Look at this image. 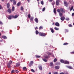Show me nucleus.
<instances>
[{
	"mask_svg": "<svg viewBox=\"0 0 74 74\" xmlns=\"http://www.w3.org/2000/svg\"><path fill=\"white\" fill-rule=\"evenodd\" d=\"M14 71H14V70H12L11 71V73H14Z\"/></svg>",
	"mask_w": 74,
	"mask_h": 74,
	"instance_id": "c03bdc74",
	"label": "nucleus"
},
{
	"mask_svg": "<svg viewBox=\"0 0 74 74\" xmlns=\"http://www.w3.org/2000/svg\"><path fill=\"white\" fill-rule=\"evenodd\" d=\"M55 25L56 26H59V24L58 22L56 23Z\"/></svg>",
	"mask_w": 74,
	"mask_h": 74,
	"instance_id": "f8f14e48",
	"label": "nucleus"
},
{
	"mask_svg": "<svg viewBox=\"0 0 74 74\" xmlns=\"http://www.w3.org/2000/svg\"><path fill=\"white\" fill-rule=\"evenodd\" d=\"M65 31L66 32H69V30L67 29H65Z\"/></svg>",
	"mask_w": 74,
	"mask_h": 74,
	"instance_id": "a18cd8bd",
	"label": "nucleus"
},
{
	"mask_svg": "<svg viewBox=\"0 0 74 74\" xmlns=\"http://www.w3.org/2000/svg\"><path fill=\"white\" fill-rule=\"evenodd\" d=\"M53 63L52 62H50V66H53Z\"/></svg>",
	"mask_w": 74,
	"mask_h": 74,
	"instance_id": "cd10ccee",
	"label": "nucleus"
},
{
	"mask_svg": "<svg viewBox=\"0 0 74 74\" xmlns=\"http://www.w3.org/2000/svg\"><path fill=\"white\" fill-rule=\"evenodd\" d=\"M19 65L20 64H19L17 63L16 64V66H19Z\"/></svg>",
	"mask_w": 74,
	"mask_h": 74,
	"instance_id": "c9c22d12",
	"label": "nucleus"
},
{
	"mask_svg": "<svg viewBox=\"0 0 74 74\" xmlns=\"http://www.w3.org/2000/svg\"><path fill=\"white\" fill-rule=\"evenodd\" d=\"M23 70H26V67H24L23 69Z\"/></svg>",
	"mask_w": 74,
	"mask_h": 74,
	"instance_id": "a19ab883",
	"label": "nucleus"
},
{
	"mask_svg": "<svg viewBox=\"0 0 74 74\" xmlns=\"http://www.w3.org/2000/svg\"><path fill=\"white\" fill-rule=\"evenodd\" d=\"M73 11H74V9H73Z\"/></svg>",
	"mask_w": 74,
	"mask_h": 74,
	"instance_id": "774afa93",
	"label": "nucleus"
},
{
	"mask_svg": "<svg viewBox=\"0 0 74 74\" xmlns=\"http://www.w3.org/2000/svg\"><path fill=\"white\" fill-rule=\"evenodd\" d=\"M54 29L56 30H59V28H57L56 27H55L54 28Z\"/></svg>",
	"mask_w": 74,
	"mask_h": 74,
	"instance_id": "a878e982",
	"label": "nucleus"
},
{
	"mask_svg": "<svg viewBox=\"0 0 74 74\" xmlns=\"http://www.w3.org/2000/svg\"><path fill=\"white\" fill-rule=\"evenodd\" d=\"M71 54H73V53H74V51L71 52Z\"/></svg>",
	"mask_w": 74,
	"mask_h": 74,
	"instance_id": "3c124183",
	"label": "nucleus"
},
{
	"mask_svg": "<svg viewBox=\"0 0 74 74\" xmlns=\"http://www.w3.org/2000/svg\"><path fill=\"white\" fill-rule=\"evenodd\" d=\"M57 61V59L55 58L53 60L54 62H56V61Z\"/></svg>",
	"mask_w": 74,
	"mask_h": 74,
	"instance_id": "f704fd0d",
	"label": "nucleus"
},
{
	"mask_svg": "<svg viewBox=\"0 0 74 74\" xmlns=\"http://www.w3.org/2000/svg\"><path fill=\"white\" fill-rule=\"evenodd\" d=\"M59 68H60L59 66H56L55 67V69H59Z\"/></svg>",
	"mask_w": 74,
	"mask_h": 74,
	"instance_id": "4468645a",
	"label": "nucleus"
},
{
	"mask_svg": "<svg viewBox=\"0 0 74 74\" xmlns=\"http://www.w3.org/2000/svg\"><path fill=\"white\" fill-rule=\"evenodd\" d=\"M2 33H3V31H2Z\"/></svg>",
	"mask_w": 74,
	"mask_h": 74,
	"instance_id": "338daca9",
	"label": "nucleus"
},
{
	"mask_svg": "<svg viewBox=\"0 0 74 74\" xmlns=\"http://www.w3.org/2000/svg\"><path fill=\"white\" fill-rule=\"evenodd\" d=\"M53 12L54 14H56V9L55 8L54 9Z\"/></svg>",
	"mask_w": 74,
	"mask_h": 74,
	"instance_id": "aec40b11",
	"label": "nucleus"
},
{
	"mask_svg": "<svg viewBox=\"0 0 74 74\" xmlns=\"http://www.w3.org/2000/svg\"><path fill=\"white\" fill-rule=\"evenodd\" d=\"M45 7H44V8L42 10V11H45Z\"/></svg>",
	"mask_w": 74,
	"mask_h": 74,
	"instance_id": "e433bc0d",
	"label": "nucleus"
},
{
	"mask_svg": "<svg viewBox=\"0 0 74 74\" xmlns=\"http://www.w3.org/2000/svg\"><path fill=\"white\" fill-rule=\"evenodd\" d=\"M2 7H1V5H0V10L1 9Z\"/></svg>",
	"mask_w": 74,
	"mask_h": 74,
	"instance_id": "603ef678",
	"label": "nucleus"
},
{
	"mask_svg": "<svg viewBox=\"0 0 74 74\" xmlns=\"http://www.w3.org/2000/svg\"><path fill=\"white\" fill-rule=\"evenodd\" d=\"M67 67L68 68H69V69H73V68L71 66H67Z\"/></svg>",
	"mask_w": 74,
	"mask_h": 74,
	"instance_id": "393cba45",
	"label": "nucleus"
},
{
	"mask_svg": "<svg viewBox=\"0 0 74 74\" xmlns=\"http://www.w3.org/2000/svg\"><path fill=\"white\" fill-rule=\"evenodd\" d=\"M21 11H23V7L21 6Z\"/></svg>",
	"mask_w": 74,
	"mask_h": 74,
	"instance_id": "7c9ffc66",
	"label": "nucleus"
},
{
	"mask_svg": "<svg viewBox=\"0 0 74 74\" xmlns=\"http://www.w3.org/2000/svg\"><path fill=\"white\" fill-rule=\"evenodd\" d=\"M36 33L37 34H37H38V31L37 30H36Z\"/></svg>",
	"mask_w": 74,
	"mask_h": 74,
	"instance_id": "473e14b6",
	"label": "nucleus"
},
{
	"mask_svg": "<svg viewBox=\"0 0 74 74\" xmlns=\"http://www.w3.org/2000/svg\"><path fill=\"white\" fill-rule=\"evenodd\" d=\"M33 64V61H31L30 63V66H31Z\"/></svg>",
	"mask_w": 74,
	"mask_h": 74,
	"instance_id": "412c9836",
	"label": "nucleus"
},
{
	"mask_svg": "<svg viewBox=\"0 0 74 74\" xmlns=\"http://www.w3.org/2000/svg\"><path fill=\"white\" fill-rule=\"evenodd\" d=\"M60 62L61 63H64V64H69V62L66 61H64L63 60H60Z\"/></svg>",
	"mask_w": 74,
	"mask_h": 74,
	"instance_id": "f257e3e1",
	"label": "nucleus"
},
{
	"mask_svg": "<svg viewBox=\"0 0 74 74\" xmlns=\"http://www.w3.org/2000/svg\"><path fill=\"white\" fill-rule=\"evenodd\" d=\"M66 21H69V18H66Z\"/></svg>",
	"mask_w": 74,
	"mask_h": 74,
	"instance_id": "37998d69",
	"label": "nucleus"
},
{
	"mask_svg": "<svg viewBox=\"0 0 74 74\" xmlns=\"http://www.w3.org/2000/svg\"><path fill=\"white\" fill-rule=\"evenodd\" d=\"M40 36H43L44 37H45L46 35L44 33H41V32H40L39 33Z\"/></svg>",
	"mask_w": 74,
	"mask_h": 74,
	"instance_id": "7ed1b4c3",
	"label": "nucleus"
},
{
	"mask_svg": "<svg viewBox=\"0 0 74 74\" xmlns=\"http://www.w3.org/2000/svg\"><path fill=\"white\" fill-rule=\"evenodd\" d=\"M64 4L65 5V6H66V7L68 6V5L69 4V3H67L66 1H64Z\"/></svg>",
	"mask_w": 74,
	"mask_h": 74,
	"instance_id": "39448f33",
	"label": "nucleus"
},
{
	"mask_svg": "<svg viewBox=\"0 0 74 74\" xmlns=\"http://www.w3.org/2000/svg\"><path fill=\"white\" fill-rule=\"evenodd\" d=\"M27 1H28V2H29L30 1V0H27Z\"/></svg>",
	"mask_w": 74,
	"mask_h": 74,
	"instance_id": "bf43d9fd",
	"label": "nucleus"
},
{
	"mask_svg": "<svg viewBox=\"0 0 74 74\" xmlns=\"http://www.w3.org/2000/svg\"><path fill=\"white\" fill-rule=\"evenodd\" d=\"M20 5H21V3L19 2H18L17 4V6H18V7H19Z\"/></svg>",
	"mask_w": 74,
	"mask_h": 74,
	"instance_id": "4be33fe9",
	"label": "nucleus"
},
{
	"mask_svg": "<svg viewBox=\"0 0 74 74\" xmlns=\"http://www.w3.org/2000/svg\"><path fill=\"white\" fill-rule=\"evenodd\" d=\"M8 11L9 13H11V9H8Z\"/></svg>",
	"mask_w": 74,
	"mask_h": 74,
	"instance_id": "ddd939ff",
	"label": "nucleus"
},
{
	"mask_svg": "<svg viewBox=\"0 0 74 74\" xmlns=\"http://www.w3.org/2000/svg\"><path fill=\"white\" fill-rule=\"evenodd\" d=\"M18 15H16L14 16H13V18H18Z\"/></svg>",
	"mask_w": 74,
	"mask_h": 74,
	"instance_id": "6ab92c4d",
	"label": "nucleus"
},
{
	"mask_svg": "<svg viewBox=\"0 0 74 74\" xmlns=\"http://www.w3.org/2000/svg\"><path fill=\"white\" fill-rule=\"evenodd\" d=\"M65 19V17H64V16L61 17L60 18L61 20V21H63Z\"/></svg>",
	"mask_w": 74,
	"mask_h": 74,
	"instance_id": "0eeeda50",
	"label": "nucleus"
},
{
	"mask_svg": "<svg viewBox=\"0 0 74 74\" xmlns=\"http://www.w3.org/2000/svg\"><path fill=\"white\" fill-rule=\"evenodd\" d=\"M48 74H51V72H50Z\"/></svg>",
	"mask_w": 74,
	"mask_h": 74,
	"instance_id": "052dcab7",
	"label": "nucleus"
},
{
	"mask_svg": "<svg viewBox=\"0 0 74 74\" xmlns=\"http://www.w3.org/2000/svg\"><path fill=\"white\" fill-rule=\"evenodd\" d=\"M42 60L45 62H47V60L45 59H42Z\"/></svg>",
	"mask_w": 74,
	"mask_h": 74,
	"instance_id": "c85d7f7f",
	"label": "nucleus"
},
{
	"mask_svg": "<svg viewBox=\"0 0 74 74\" xmlns=\"http://www.w3.org/2000/svg\"><path fill=\"white\" fill-rule=\"evenodd\" d=\"M67 44H68V43H64L63 45H67Z\"/></svg>",
	"mask_w": 74,
	"mask_h": 74,
	"instance_id": "79ce46f5",
	"label": "nucleus"
},
{
	"mask_svg": "<svg viewBox=\"0 0 74 74\" xmlns=\"http://www.w3.org/2000/svg\"><path fill=\"white\" fill-rule=\"evenodd\" d=\"M12 63V61H10L9 63L7 64V66L8 68H11V64Z\"/></svg>",
	"mask_w": 74,
	"mask_h": 74,
	"instance_id": "f03ea898",
	"label": "nucleus"
},
{
	"mask_svg": "<svg viewBox=\"0 0 74 74\" xmlns=\"http://www.w3.org/2000/svg\"><path fill=\"white\" fill-rule=\"evenodd\" d=\"M38 29V28L37 27H36V28L35 27V30H36V29Z\"/></svg>",
	"mask_w": 74,
	"mask_h": 74,
	"instance_id": "5fc2aeb1",
	"label": "nucleus"
},
{
	"mask_svg": "<svg viewBox=\"0 0 74 74\" xmlns=\"http://www.w3.org/2000/svg\"><path fill=\"white\" fill-rule=\"evenodd\" d=\"M72 16H74V13H73L72 14Z\"/></svg>",
	"mask_w": 74,
	"mask_h": 74,
	"instance_id": "6e6d98bb",
	"label": "nucleus"
},
{
	"mask_svg": "<svg viewBox=\"0 0 74 74\" xmlns=\"http://www.w3.org/2000/svg\"><path fill=\"white\" fill-rule=\"evenodd\" d=\"M50 29L51 32L52 33H54V30H53V29L52 28H50Z\"/></svg>",
	"mask_w": 74,
	"mask_h": 74,
	"instance_id": "9d476101",
	"label": "nucleus"
},
{
	"mask_svg": "<svg viewBox=\"0 0 74 74\" xmlns=\"http://www.w3.org/2000/svg\"><path fill=\"white\" fill-rule=\"evenodd\" d=\"M2 38L4 39H7V37L5 36H3Z\"/></svg>",
	"mask_w": 74,
	"mask_h": 74,
	"instance_id": "f3484780",
	"label": "nucleus"
},
{
	"mask_svg": "<svg viewBox=\"0 0 74 74\" xmlns=\"http://www.w3.org/2000/svg\"><path fill=\"white\" fill-rule=\"evenodd\" d=\"M30 20H31L30 22H31V21H33V20L34 19V17H30Z\"/></svg>",
	"mask_w": 74,
	"mask_h": 74,
	"instance_id": "6e6552de",
	"label": "nucleus"
},
{
	"mask_svg": "<svg viewBox=\"0 0 74 74\" xmlns=\"http://www.w3.org/2000/svg\"><path fill=\"white\" fill-rule=\"evenodd\" d=\"M39 29H42V26H40L39 27Z\"/></svg>",
	"mask_w": 74,
	"mask_h": 74,
	"instance_id": "49530a36",
	"label": "nucleus"
},
{
	"mask_svg": "<svg viewBox=\"0 0 74 74\" xmlns=\"http://www.w3.org/2000/svg\"><path fill=\"white\" fill-rule=\"evenodd\" d=\"M7 8H8L10 7V3H8L7 4Z\"/></svg>",
	"mask_w": 74,
	"mask_h": 74,
	"instance_id": "a211bd4d",
	"label": "nucleus"
},
{
	"mask_svg": "<svg viewBox=\"0 0 74 74\" xmlns=\"http://www.w3.org/2000/svg\"><path fill=\"white\" fill-rule=\"evenodd\" d=\"M1 1H4V0H1Z\"/></svg>",
	"mask_w": 74,
	"mask_h": 74,
	"instance_id": "680f3d73",
	"label": "nucleus"
},
{
	"mask_svg": "<svg viewBox=\"0 0 74 74\" xmlns=\"http://www.w3.org/2000/svg\"><path fill=\"white\" fill-rule=\"evenodd\" d=\"M59 14L60 15V16H62V15H63V14L62 13H59Z\"/></svg>",
	"mask_w": 74,
	"mask_h": 74,
	"instance_id": "c756f323",
	"label": "nucleus"
},
{
	"mask_svg": "<svg viewBox=\"0 0 74 74\" xmlns=\"http://www.w3.org/2000/svg\"><path fill=\"white\" fill-rule=\"evenodd\" d=\"M54 74H58V72H56L54 73Z\"/></svg>",
	"mask_w": 74,
	"mask_h": 74,
	"instance_id": "de8ad7c7",
	"label": "nucleus"
},
{
	"mask_svg": "<svg viewBox=\"0 0 74 74\" xmlns=\"http://www.w3.org/2000/svg\"><path fill=\"white\" fill-rule=\"evenodd\" d=\"M16 73H18V72H19V71H17V70H16Z\"/></svg>",
	"mask_w": 74,
	"mask_h": 74,
	"instance_id": "8fccbe9b",
	"label": "nucleus"
},
{
	"mask_svg": "<svg viewBox=\"0 0 74 74\" xmlns=\"http://www.w3.org/2000/svg\"><path fill=\"white\" fill-rule=\"evenodd\" d=\"M34 21H35V22L36 23H37L38 22V18H36L34 19Z\"/></svg>",
	"mask_w": 74,
	"mask_h": 74,
	"instance_id": "9b49d317",
	"label": "nucleus"
},
{
	"mask_svg": "<svg viewBox=\"0 0 74 74\" xmlns=\"http://www.w3.org/2000/svg\"><path fill=\"white\" fill-rule=\"evenodd\" d=\"M52 1H53V0H49V1L50 2H52Z\"/></svg>",
	"mask_w": 74,
	"mask_h": 74,
	"instance_id": "864d4df0",
	"label": "nucleus"
},
{
	"mask_svg": "<svg viewBox=\"0 0 74 74\" xmlns=\"http://www.w3.org/2000/svg\"><path fill=\"white\" fill-rule=\"evenodd\" d=\"M39 69L40 70H42V66H39Z\"/></svg>",
	"mask_w": 74,
	"mask_h": 74,
	"instance_id": "bb28decb",
	"label": "nucleus"
},
{
	"mask_svg": "<svg viewBox=\"0 0 74 74\" xmlns=\"http://www.w3.org/2000/svg\"><path fill=\"white\" fill-rule=\"evenodd\" d=\"M13 2V4H14V5H15V4H16V1H15V0H14Z\"/></svg>",
	"mask_w": 74,
	"mask_h": 74,
	"instance_id": "2eb2a0df",
	"label": "nucleus"
},
{
	"mask_svg": "<svg viewBox=\"0 0 74 74\" xmlns=\"http://www.w3.org/2000/svg\"><path fill=\"white\" fill-rule=\"evenodd\" d=\"M73 9V6H72L71 7V8L70 9V10L71 11V10H72Z\"/></svg>",
	"mask_w": 74,
	"mask_h": 74,
	"instance_id": "4c0bfd02",
	"label": "nucleus"
},
{
	"mask_svg": "<svg viewBox=\"0 0 74 74\" xmlns=\"http://www.w3.org/2000/svg\"><path fill=\"white\" fill-rule=\"evenodd\" d=\"M60 2V0H57L56 1V5H58L59 4V2Z\"/></svg>",
	"mask_w": 74,
	"mask_h": 74,
	"instance_id": "423d86ee",
	"label": "nucleus"
},
{
	"mask_svg": "<svg viewBox=\"0 0 74 74\" xmlns=\"http://www.w3.org/2000/svg\"><path fill=\"white\" fill-rule=\"evenodd\" d=\"M69 27H71V26H72V25H71V24H70L69 25Z\"/></svg>",
	"mask_w": 74,
	"mask_h": 74,
	"instance_id": "09e8293b",
	"label": "nucleus"
},
{
	"mask_svg": "<svg viewBox=\"0 0 74 74\" xmlns=\"http://www.w3.org/2000/svg\"><path fill=\"white\" fill-rule=\"evenodd\" d=\"M12 11H14L15 10V7L13 6L12 7Z\"/></svg>",
	"mask_w": 74,
	"mask_h": 74,
	"instance_id": "5701e85b",
	"label": "nucleus"
},
{
	"mask_svg": "<svg viewBox=\"0 0 74 74\" xmlns=\"http://www.w3.org/2000/svg\"><path fill=\"white\" fill-rule=\"evenodd\" d=\"M39 0H37V1H39Z\"/></svg>",
	"mask_w": 74,
	"mask_h": 74,
	"instance_id": "0e129e2a",
	"label": "nucleus"
},
{
	"mask_svg": "<svg viewBox=\"0 0 74 74\" xmlns=\"http://www.w3.org/2000/svg\"><path fill=\"white\" fill-rule=\"evenodd\" d=\"M36 58H40V56L38 55H36Z\"/></svg>",
	"mask_w": 74,
	"mask_h": 74,
	"instance_id": "58836bf2",
	"label": "nucleus"
},
{
	"mask_svg": "<svg viewBox=\"0 0 74 74\" xmlns=\"http://www.w3.org/2000/svg\"><path fill=\"white\" fill-rule=\"evenodd\" d=\"M2 22H1V21H0V24H2Z\"/></svg>",
	"mask_w": 74,
	"mask_h": 74,
	"instance_id": "4d7b16f0",
	"label": "nucleus"
},
{
	"mask_svg": "<svg viewBox=\"0 0 74 74\" xmlns=\"http://www.w3.org/2000/svg\"><path fill=\"white\" fill-rule=\"evenodd\" d=\"M40 3L41 4H42V5H44V2H43V1H41L40 2Z\"/></svg>",
	"mask_w": 74,
	"mask_h": 74,
	"instance_id": "72a5a7b5",
	"label": "nucleus"
},
{
	"mask_svg": "<svg viewBox=\"0 0 74 74\" xmlns=\"http://www.w3.org/2000/svg\"><path fill=\"white\" fill-rule=\"evenodd\" d=\"M54 24V23H53L52 24L53 25Z\"/></svg>",
	"mask_w": 74,
	"mask_h": 74,
	"instance_id": "e2e57ef3",
	"label": "nucleus"
},
{
	"mask_svg": "<svg viewBox=\"0 0 74 74\" xmlns=\"http://www.w3.org/2000/svg\"><path fill=\"white\" fill-rule=\"evenodd\" d=\"M61 11V10H60V9L57 10V12H59L60 13Z\"/></svg>",
	"mask_w": 74,
	"mask_h": 74,
	"instance_id": "b1692460",
	"label": "nucleus"
},
{
	"mask_svg": "<svg viewBox=\"0 0 74 74\" xmlns=\"http://www.w3.org/2000/svg\"><path fill=\"white\" fill-rule=\"evenodd\" d=\"M60 10H61V12L62 13H65L66 10L62 8H60Z\"/></svg>",
	"mask_w": 74,
	"mask_h": 74,
	"instance_id": "20e7f679",
	"label": "nucleus"
},
{
	"mask_svg": "<svg viewBox=\"0 0 74 74\" xmlns=\"http://www.w3.org/2000/svg\"><path fill=\"white\" fill-rule=\"evenodd\" d=\"M31 71H32V72H33V73H34L35 72V71H34V70H33V69H31Z\"/></svg>",
	"mask_w": 74,
	"mask_h": 74,
	"instance_id": "2f4dec72",
	"label": "nucleus"
},
{
	"mask_svg": "<svg viewBox=\"0 0 74 74\" xmlns=\"http://www.w3.org/2000/svg\"><path fill=\"white\" fill-rule=\"evenodd\" d=\"M14 16H10L8 17L9 19H11L12 18H13Z\"/></svg>",
	"mask_w": 74,
	"mask_h": 74,
	"instance_id": "1a4fd4ad",
	"label": "nucleus"
},
{
	"mask_svg": "<svg viewBox=\"0 0 74 74\" xmlns=\"http://www.w3.org/2000/svg\"><path fill=\"white\" fill-rule=\"evenodd\" d=\"M55 4V3L54 2H53V4L52 3V5H54V4Z\"/></svg>",
	"mask_w": 74,
	"mask_h": 74,
	"instance_id": "13d9d810",
	"label": "nucleus"
},
{
	"mask_svg": "<svg viewBox=\"0 0 74 74\" xmlns=\"http://www.w3.org/2000/svg\"><path fill=\"white\" fill-rule=\"evenodd\" d=\"M1 36V33H0V36Z\"/></svg>",
	"mask_w": 74,
	"mask_h": 74,
	"instance_id": "69168bd1",
	"label": "nucleus"
},
{
	"mask_svg": "<svg viewBox=\"0 0 74 74\" xmlns=\"http://www.w3.org/2000/svg\"><path fill=\"white\" fill-rule=\"evenodd\" d=\"M49 57L48 56H44V58H45V59H47V58H48Z\"/></svg>",
	"mask_w": 74,
	"mask_h": 74,
	"instance_id": "dca6fc26",
	"label": "nucleus"
},
{
	"mask_svg": "<svg viewBox=\"0 0 74 74\" xmlns=\"http://www.w3.org/2000/svg\"><path fill=\"white\" fill-rule=\"evenodd\" d=\"M28 18H30V14H29L28 15Z\"/></svg>",
	"mask_w": 74,
	"mask_h": 74,
	"instance_id": "ea45409f",
	"label": "nucleus"
}]
</instances>
